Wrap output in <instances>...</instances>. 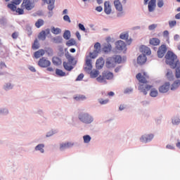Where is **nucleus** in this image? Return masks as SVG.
<instances>
[{"mask_svg": "<svg viewBox=\"0 0 180 180\" xmlns=\"http://www.w3.org/2000/svg\"><path fill=\"white\" fill-rule=\"evenodd\" d=\"M169 82H166L159 88V92L161 94H167L169 91Z\"/></svg>", "mask_w": 180, "mask_h": 180, "instance_id": "obj_13", "label": "nucleus"}, {"mask_svg": "<svg viewBox=\"0 0 180 180\" xmlns=\"http://www.w3.org/2000/svg\"><path fill=\"white\" fill-rule=\"evenodd\" d=\"M149 43L151 46H160L161 41L158 38H152L150 39Z\"/></svg>", "mask_w": 180, "mask_h": 180, "instance_id": "obj_24", "label": "nucleus"}, {"mask_svg": "<svg viewBox=\"0 0 180 180\" xmlns=\"http://www.w3.org/2000/svg\"><path fill=\"white\" fill-rule=\"evenodd\" d=\"M84 70L86 71H91L92 70V60L89 59V56L86 57V64H85Z\"/></svg>", "mask_w": 180, "mask_h": 180, "instance_id": "obj_17", "label": "nucleus"}, {"mask_svg": "<svg viewBox=\"0 0 180 180\" xmlns=\"http://www.w3.org/2000/svg\"><path fill=\"white\" fill-rule=\"evenodd\" d=\"M180 80L175 81L174 84H172L171 91H175L179 87Z\"/></svg>", "mask_w": 180, "mask_h": 180, "instance_id": "obj_28", "label": "nucleus"}, {"mask_svg": "<svg viewBox=\"0 0 180 180\" xmlns=\"http://www.w3.org/2000/svg\"><path fill=\"white\" fill-rule=\"evenodd\" d=\"M63 37L65 40H70V37H71V32L69 30H66L63 34Z\"/></svg>", "mask_w": 180, "mask_h": 180, "instance_id": "obj_36", "label": "nucleus"}, {"mask_svg": "<svg viewBox=\"0 0 180 180\" xmlns=\"http://www.w3.org/2000/svg\"><path fill=\"white\" fill-rule=\"evenodd\" d=\"M79 29H80V30H82L83 32H85V27L81 23L79 24Z\"/></svg>", "mask_w": 180, "mask_h": 180, "instance_id": "obj_58", "label": "nucleus"}, {"mask_svg": "<svg viewBox=\"0 0 180 180\" xmlns=\"http://www.w3.org/2000/svg\"><path fill=\"white\" fill-rule=\"evenodd\" d=\"M52 61L55 65H60L61 64V59L58 57H53Z\"/></svg>", "mask_w": 180, "mask_h": 180, "instance_id": "obj_31", "label": "nucleus"}, {"mask_svg": "<svg viewBox=\"0 0 180 180\" xmlns=\"http://www.w3.org/2000/svg\"><path fill=\"white\" fill-rule=\"evenodd\" d=\"M96 79L98 82H106V79H113V73L104 72L102 75H100Z\"/></svg>", "mask_w": 180, "mask_h": 180, "instance_id": "obj_4", "label": "nucleus"}, {"mask_svg": "<svg viewBox=\"0 0 180 180\" xmlns=\"http://www.w3.org/2000/svg\"><path fill=\"white\" fill-rule=\"evenodd\" d=\"M61 41H63V39H61V37H58V38L55 39L56 43H61Z\"/></svg>", "mask_w": 180, "mask_h": 180, "instance_id": "obj_59", "label": "nucleus"}, {"mask_svg": "<svg viewBox=\"0 0 180 180\" xmlns=\"http://www.w3.org/2000/svg\"><path fill=\"white\" fill-rule=\"evenodd\" d=\"M66 46H68V47H71V46H77V41L74 39H71L66 42Z\"/></svg>", "mask_w": 180, "mask_h": 180, "instance_id": "obj_29", "label": "nucleus"}, {"mask_svg": "<svg viewBox=\"0 0 180 180\" xmlns=\"http://www.w3.org/2000/svg\"><path fill=\"white\" fill-rule=\"evenodd\" d=\"M169 26L171 28L176 26V20H170V21H169Z\"/></svg>", "mask_w": 180, "mask_h": 180, "instance_id": "obj_47", "label": "nucleus"}, {"mask_svg": "<svg viewBox=\"0 0 180 180\" xmlns=\"http://www.w3.org/2000/svg\"><path fill=\"white\" fill-rule=\"evenodd\" d=\"M5 91H9V89H12L13 88V86L11 83H8L4 86Z\"/></svg>", "mask_w": 180, "mask_h": 180, "instance_id": "obj_46", "label": "nucleus"}, {"mask_svg": "<svg viewBox=\"0 0 180 180\" xmlns=\"http://www.w3.org/2000/svg\"><path fill=\"white\" fill-rule=\"evenodd\" d=\"M111 50H112V45H110V44L107 43L103 44V51H104V53H109L111 51Z\"/></svg>", "mask_w": 180, "mask_h": 180, "instance_id": "obj_26", "label": "nucleus"}, {"mask_svg": "<svg viewBox=\"0 0 180 180\" xmlns=\"http://www.w3.org/2000/svg\"><path fill=\"white\" fill-rule=\"evenodd\" d=\"M155 2L156 0H150L149 1L148 8L149 12H153L154 9H155Z\"/></svg>", "mask_w": 180, "mask_h": 180, "instance_id": "obj_22", "label": "nucleus"}, {"mask_svg": "<svg viewBox=\"0 0 180 180\" xmlns=\"http://www.w3.org/2000/svg\"><path fill=\"white\" fill-rule=\"evenodd\" d=\"M174 39L176 41H178V40H179V34H175L174 37Z\"/></svg>", "mask_w": 180, "mask_h": 180, "instance_id": "obj_63", "label": "nucleus"}, {"mask_svg": "<svg viewBox=\"0 0 180 180\" xmlns=\"http://www.w3.org/2000/svg\"><path fill=\"white\" fill-rule=\"evenodd\" d=\"M84 143H88L91 141V136L89 135H86L83 136Z\"/></svg>", "mask_w": 180, "mask_h": 180, "instance_id": "obj_43", "label": "nucleus"}, {"mask_svg": "<svg viewBox=\"0 0 180 180\" xmlns=\"http://www.w3.org/2000/svg\"><path fill=\"white\" fill-rule=\"evenodd\" d=\"M136 77L141 84H143L139 85V91H141L143 95H147V92H148V91L153 88V86L147 84H148V79L150 78V77L146 72H143L142 73H138Z\"/></svg>", "mask_w": 180, "mask_h": 180, "instance_id": "obj_1", "label": "nucleus"}, {"mask_svg": "<svg viewBox=\"0 0 180 180\" xmlns=\"http://www.w3.org/2000/svg\"><path fill=\"white\" fill-rule=\"evenodd\" d=\"M43 25H44V20H41V19H39L36 22H35V26L36 27H37L38 29L41 27V26H43Z\"/></svg>", "mask_w": 180, "mask_h": 180, "instance_id": "obj_34", "label": "nucleus"}, {"mask_svg": "<svg viewBox=\"0 0 180 180\" xmlns=\"http://www.w3.org/2000/svg\"><path fill=\"white\" fill-rule=\"evenodd\" d=\"M29 70L32 71V72H36V69L33 66H30Z\"/></svg>", "mask_w": 180, "mask_h": 180, "instance_id": "obj_62", "label": "nucleus"}, {"mask_svg": "<svg viewBox=\"0 0 180 180\" xmlns=\"http://www.w3.org/2000/svg\"><path fill=\"white\" fill-rule=\"evenodd\" d=\"M44 144H39L35 147L36 151H40L41 153H44Z\"/></svg>", "mask_w": 180, "mask_h": 180, "instance_id": "obj_35", "label": "nucleus"}, {"mask_svg": "<svg viewBox=\"0 0 180 180\" xmlns=\"http://www.w3.org/2000/svg\"><path fill=\"white\" fill-rule=\"evenodd\" d=\"M8 8L11 9L13 12H16L18 15H24L25 14V8H17L14 4H8Z\"/></svg>", "mask_w": 180, "mask_h": 180, "instance_id": "obj_9", "label": "nucleus"}, {"mask_svg": "<svg viewBox=\"0 0 180 180\" xmlns=\"http://www.w3.org/2000/svg\"><path fill=\"white\" fill-rule=\"evenodd\" d=\"M72 146H74V143H72L71 142H68L66 143H62L60 146V149L65 150V148H70L72 147Z\"/></svg>", "mask_w": 180, "mask_h": 180, "instance_id": "obj_25", "label": "nucleus"}, {"mask_svg": "<svg viewBox=\"0 0 180 180\" xmlns=\"http://www.w3.org/2000/svg\"><path fill=\"white\" fill-rule=\"evenodd\" d=\"M120 37L122 40H127V44H131V39H129V33L128 32L122 33L120 34Z\"/></svg>", "mask_w": 180, "mask_h": 180, "instance_id": "obj_20", "label": "nucleus"}, {"mask_svg": "<svg viewBox=\"0 0 180 180\" xmlns=\"http://www.w3.org/2000/svg\"><path fill=\"white\" fill-rule=\"evenodd\" d=\"M74 99H75V101H84V99H86V97H85V96L79 95L74 97Z\"/></svg>", "mask_w": 180, "mask_h": 180, "instance_id": "obj_44", "label": "nucleus"}, {"mask_svg": "<svg viewBox=\"0 0 180 180\" xmlns=\"http://www.w3.org/2000/svg\"><path fill=\"white\" fill-rule=\"evenodd\" d=\"M6 48L5 47V46L2 44V41L0 39V53H3L4 50H6Z\"/></svg>", "mask_w": 180, "mask_h": 180, "instance_id": "obj_53", "label": "nucleus"}, {"mask_svg": "<svg viewBox=\"0 0 180 180\" xmlns=\"http://www.w3.org/2000/svg\"><path fill=\"white\" fill-rule=\"evenodd\" d=\"M11 36L13 39H16L18 36H19V34H18V32H13Z\"/></svg>", "mask_w": 180, "mask_h": 180, "instance_id": "obj_61", "label": "nucleus"}, {"mask_svg": "<svg viewBox=\"0 0 180 180\" xmlns=\"http://www.w3.org/2000/svg\"><path fill=\"white\" fill-rule=\"evenodd\" d=\"M163 37H165L167 40H169V32L168 30L163 32Z\"/></svg>", "mask_w": 180, "mask_h": 180, "instance_id": "obj_48", "label": "nucleus"}, {"mask_svg": "<svg viewBox=\"0 0 180 180\" xmlns=\"http://www.w3.org/2000/svg\"><path fill=\"white\" fill-rule=\"evenodd\" d=\"M104 12L106 13V15H110V13H112V6H110V2L105 1Z\"/></svg>", "mask_w": 180, "mask_h": 180, "instance_id": "obj_14", "label": "nucleus"}, {"mask_svg": "<svg viewBox=\"0 0 180 180\" xmlns=\"http://www.w3.org/2000/svg\"><path fill=\"white\" fill-rule=\"evenodd\" d=\"M56 74L58 77H65L66 75L65 72L60 69H56Z\"/></svg>", "mask_w": 180, "mask_h": 180, "instance_id": "obj_33", "label": "nucleus"}, {"mask_svg": "<svg viewBox=\"0 0 180 180\" xmlns=\"http://www.w3.org/2000/svg\"><path fill=\"white\" fill-rule=\"evenodd\" d=\"M140 52L143 53L144 56H150L151 54V49L146 46H141L140 47Z\"/></svg>", "mask_w": 180, "mask_h": 180, "instance_id": "obj_16", "label": "nucleus"}, {"mask_svg": "<svg viewBox=\"0 0 180 180\" xmlns=\"http://www.w3.org/2000/svg\"><path fill=\"white\" fill-rule=\"evenodd\" d=\"M65 57L67 60H68L69 63H72L74 61V57H72L70 53L65 54Z\"/></svg>", "mask_w": 180, "mask_h": 180, "instance_id": "obj_45", "label": "nucleus"}, {"mask_svg": "<svg viewBox=\"0 0 180 180\" xmlns=\"http://www.w3.org/2000/svg\"><path fill=\"white\" fill-rule=\"evenodd\" d=\"M38 65L39 67H41V68H47L51 65V62L46 58L42 57L39 60Z\"/></svg>", "mask_w": 180, "mask_h": 180, "instance_id": "obj_6", "label": "nucleus"}, {"mask_svg": "<svg viewBox=\"0 0 180 180\" xmlns=\"http://www.w3.org/2000/svg\"><path fill=\"white\" fill-rule=\"evenodd\" d=\"M84 78V74L81 73L76 79V81H82V79Z\"/></svg>", "mask_w": 180, "mask_h": 180, "instance_id": "obj_55", "label": "nucleus"}, {"mask_svg": "<svg viewBox=\"0 0 180 180\" xmlns=\"http://www.w3.org/2000/svg\"><path fill=\"white\" fill-rule=\"evenodd\" d=\"M122 61V56L118 55L108 58L105 63L106 67H108V68H113L116 66V64H121Z\"/></svg>", "mask_w": 180, "mask_h": 180, "instance_id": "obj_3", "label": "nucleus"}, {"mask_svg": "<svg viewBox=\"0 0 180 180\" xmlns=\"http://www.w3.org/2000/svg\"><path fill=\"white\" fill-rule=\"evenodd\" d=\"M117 50L126 51V44L124 41L120 40L115 43Z\"/></svg>", "mask_w": 180, "mask_h": 180, "instance_id": "obj_15", "label": "nucleus"}, {"mask_svg": "<svg viewBox=\"0 0 180 180\" xmlns=\"http://www.w3.org/2000/svg\"><path fill=\"white\" fill-rule=\"evenodd\" d=\"M63 67L66 71H71L74 67H72L70 63L67 62H63Z\"/></svg>", "mask_w": 180, "mask_h": 180, "instance_id": "obj_30", "label": "nucleus"}, {"mask_svg": "<svg viewBox=\"0 0 180 180\" xmlns=\"http://www.w3.org/2000/svg\"><path fill=\"white\" fill-rule=\"evenodd\" d=\"M176 78H180V63L176 68Z\"/></svg>", "mask_w": 180, "mask_h": 180, "instance_id": "obj_42", "label": "nucleus"}, {"mask_svg": "<svg viewBox=\"0 0 180 180\" xmlns=\"http://www.w3.org/2000/svg\"><path fill=\"white\" fill-rule=\"evenodd\" d=\"M150 95L153 98H155V96H158V91H157L155 89H152Z\"/></svg>", "mask_w": 180, "mask_h": 180, "instance_id": "obj_38", "label": "nucleus"}, {"mask_svg": "<svg viewBox=\"0 0 180 180\" xmlns=\"http://www.w3.org/2000/svg\"><path fill=\"white\" fill-rule=\"evenodd\" d=\"M175 19H180V12L175 15Z\"/></svg>", "mask_w": 180, "mask_h": 180, "instance_id": "obj_64", "label": "nucleus"}, {"mask_svg": "<svg viewBox=\"0 0 180 180\" xmlns=\"http://www.w3.org/2000/svg\"><path fill=\"white\" fill-rule=\"evenodd\" d=\"M94 52L89 53L90 58H96V57H98V53L101 51V44L96 42L94 45Z\"/></svg>", "mask_w": 180, "mask_h": 180, "instance_id": "obj_8", "label": "nucleus"}, {"mask_svg": "<svg viewBox=\"0 0 180 180\" xmlns=\"http://www.w3.org/2000/svg\"><path fill=\"white\" fill-rule=\"evenodd\" d=\"M3 68H6V65L4 62H0V70H2Z\"/></svg>", "mask_w": 180, "mask_h": 180, "instance_id": "obj_57", "label": "nucleus"}, {"mask_svg": "<svg viewBox=\"0 0 180 180\" xmlns=\"http://www.w3.org/2000/svg\"><path fill=\"white\" fill-rule=\"evenodd\" d=\"M54 2H56V0H48V9L49 11H53L54 9Z\"/></svg>", "mask_w": 180, "mask_h": 180, "instance_id": "obj_27", "label": "nucleus"}, {"mask_svg": "<svg viewBox=\"0 0 180 180\" xmlns=\"http://www.w3.org/2000/svg\"><path fill=\"white\" fill-rule=\"evenodd\" d=\"M165 53H167V46L165 45H162L159 47L158 51V57H159V58H162V57L165 56Z\"/></svg>", "mask_w": 180, "mask_h": 180, "instance_id": "obj_10", "label": "nucleus"}, {"mask_svg": "<svg viewBox=\"0 0 180 180\" xmlns=\"http://www.w3.org/2000/svg\"><path fill=\"white\" fill-rule=\"evenodd\" d=\"M114 6H115L116 11H118V12L123 11V5L122 4V2H120V0L114 1Z\"/></svg>", "mask_w": 180, "mask_h": 180, "instance_id": "obj_18", "label": "nucleus"}, {"mask_svg": "<svg viewBox=\"0 0 180 180\" xmlns=\"http://www.w3.org/2000/svg\"><path fill=\"white\" fill-rule=\"evenodd\" d=\"M96 11H97V12H102V11H103V8H102V6H97L96 8Z\"/></svg>", "mask_w": 180, "mask_h": 180, "instance_id": "obj_60", "label": "nucleus"}, {"mask_svg": "<svg viewBox=\"0 0 180 180\" xmlns=\"http://www.w3.org/2000/svg\"><path fill=\"white\" fill-rule=\"evenodd\" d=\"M158 8H162L164 6V0H158Z\"/></svg>", "mask_w": 180, "mask_h": 180, "instance_id": "obj_51", "label": "nucleus"}, {"mask_svg": "<svg viewBox=\"0 0 180 180\" xmlns=\"http://www.w3.org/2000/svg\"><path fill=\"white\" fill-rule=\"evenodd\" d=\"M22 2V0H13L12 1V5H20V3Z\"/></svg>", "mask_w": 180, "mask_h": 180, "instance_id": "obj_54", "label": "nucleus"}, {"mask_svg": "<svg viewBox=\"0 0 180 180\" xmlns=\"http://www.w3.org/2000/svg\"><path fill=\"white\" fill-rule=\"evenodd\" d=\"M166 77H167V79H169V81L174 80V75L172 74V72L171 70H167Z\"/></svg>", "mask_w": 180, "mask_h": 180, "instance_id": "obj_32", "label": "nucleus"}, {"mask_svg": "<svg viewBox=\"0 0 180 180\" xmlns=\"http://www.w3.org/2000/svg\"><path fill=\"white\" fill-rule=\"evenodd\" d=\"M172 123H173V124H179V123H180L179 118H178V117L174 118L172 120Z\"/></svg>", "mask_w": 180, "mask_h": 180, "instance_id": "obj_50", "label": "nucleus"}, {"mask_svg": "<svg viewBox=\"0 0 180 180\" xmlns=\"http://www.w3.org/2000/svg\"><path fill=\"white\" fill-rule=\"evenodd\" d=\"M157 27V25L153 24L148 27L149 30H154Z\"/></svg>", "mask_w": 180, "mask_h": 180, "instance_id": "obj_56", "label": "nucleus"}, {"mask_svg": "<svg viewBox=\"0 0 180 180\" xmlns=\"http://www.w3.org/2000/svg\"><path fill=\"white\" fill-rule=\"evenodd\" d=\"M51 32L53 34H60V33H61V29L53 27L51 29Z\"/></svg>", "mask_w": 180, "mask_h": 180, "instance_id": "obj_39", "label": "nucleus"}, {"mask_svg": "<svg viewBox=\"0 0 180 180\" xmlns=\"http://www.w3.org/2000/svg\"><path fill=\"white\" fill-rule=\"evenodd\" d=\"M154 139V135L153 134L143 135L141 138V141L142 143H148V141H151Z\"/></svg>", "mask_w": 180, "mask_h": 180, "instance_id": "obj_12", "label": "nucleus"}, {"mask_svg": "<svg viewBox=\"0 0 180 180\" xmlns=\"http://www.w3.org/2000/svg\"><path fill=\"white\" fill-rule=\"evenodd\" d=\"M47 34H50V29L47 28L45 30H42L38 36V39H39V40H42L44 41L46 40V36H47Z\"/></svg>", "mask_w": 180, "mask_h": 180, "instance_id": "obj_11", "label": "nucleus"}, {"mask_svg": "<svg viewBox=\"0 0 180 180\" xmlns=\"http://www.w3.org/2000/svg\"><path fill=\"white\" fill-rule=\"evenodd\" d=\"M44 51L49 57H51V56H53V49L51 48H46Z\"/></svg>", "mask_w": 180, "mask_h": 180, "instance_id": "obj_40", "label": "nucleus"}, {"mask_svg": "<svg viewBox=\"0 0 180 180\" xmlns=\"http://www.w3.org/2000/svg\"><path fill=\"white\" fill-rule=\"evenodd\" d=\"M21 8L26 11H32L34 8V4L30 0H23Z\"/></svg>", "mask_w": 180, "mask_h": 180, "instance_id": "obj_7", "label": "nucleus"}, {"mask_svg": "<svg viewBox=\"0 0 180 180\" xmlns=\"http://www.w3.org/2000/svg\"><path fill=\"white\" fill-rule=\"evenodd\" d=\"M108 102H109V99L103 100V98H101L99 100V103H101V105H106V103H108Z\"/></svg>", "mask_w": 180, "mask_h": 180, "instance_id": "obj_49", "label": "nucleus"}, {"mask_svg": "<svg viewBox=\"0 0 180 180\" xmlns=\"http://www.w3.org/2000/svg\"><path fill=\"white\" fill-rule=\"evenodd\" d=\"M79 119L81 122L86 124L92 123L94 118L88 113H82L79 115Z\"/></svg>", "mask_w": 180, "mask_h": 180, "instance_id": "obj_5", "label": "nucleus"}, {"mask_svg": "<svg viewBox=\"0 0 180 180\" xmlns=\"http://www.w3.org/2000/svg\"><path fill=\"white\" fill-rule=\"evenodd\" d=\"M147 61V56L146 55H140L137 58L138 64H144Z\"/></svg>", "mask_w": 180, "mask_h": 180, "instance_id": "obj_23", "label": "nucleus"}, {"mask_svg": "<svg viewBox=\"0 0 180 180\" xmlns=\"http://www.w3.org/2000/svg\"><path fill=\"white\" fill-rule=\"evenodd\" d=\"M44 54H46V51H44V49H39L34 52V57L35 58H40V57H43Z\"/></svg>", "mask_w": 180, "mask_h": 180, "instance_id": "obj_21", "label": "nucleus"}, {"mask_svg": "<svg viewBox=\"0 0 180 180\" xmlns=\"http://www.w3.org/2000/svg\"><path fill=\"white\" fill-rule=\"evenodd\" d=\"M32 49L33 50H37L39 47V41H37V39H35L34 41V44H32Z\"/></svg>", "mask_w": 180, "mask_h": 180, "instance_id": "obj_41", "label": "nucleus"}, {"mask_svg": "<svg viewBox=\"0 0 180 180\" xmlns=\"http://www.w3.org/2000/svg\"><path fill=\"white\" fill-rule=\"evenodd\" d=\"M103 65H105V60H103V58H100L96 60V67L98 70L103 68Z\"/></svg>", "mask_w": 180, "mask_h": 180, "instance_id": "obj_19", "label": "nucleus"}, {"mask_svg": "<svg viewBox=\"0 0 180 180\" xmlns=\"http://www.w3.org/2000/svg\"><path fill=\"white\" fill-rule=\"evenodd\" d=\"M91 78H96L99 75V71L98 70H91L90 73Z\"/></svg>", "mask_w": 180, "mask_h": 180, "instance_id": "obj_37", "label": "nucleus"}, {"mask_svg": "<svg viewBox=\"0 0 180 180\" xmlns=\"http://www.w3.org/2000/svg\"><path fill=\"white\" fill-rule=\"evenodd\" d=\"M63 20H65V22H68V23H71V19H70V16L67 15L63 16Z\"/></svg>", "mask_w": 180, "mask_h": 180, "instance_id": "obj_52", "label": "nucleus"}, {"mask_svg": "<svg viewBox=\"0 0 180 180\" xmlns=\"http://www.w3.org/2000/svg\"><path fill=\"white\" fill-rule=\"evenodd\" d=\"M166 64L169 65L171 68L175 69L176 67H179V60L178 57L172 51H167L165 55Z\"/></svg>", "mask_w": 180, "mask_h": 180, "instance_id": "obj_2", "label": "nucleus"}]
</instances>
